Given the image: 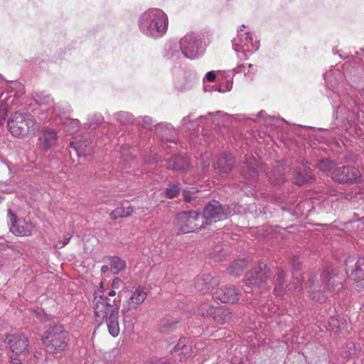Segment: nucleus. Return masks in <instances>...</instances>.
<instances>
[{
  "label": "nucleus",
  "instance_id": "1",
  "mask_svg": "<svg viewBox=\"0 0 364 364\" xmlns=\"http://www.w3.org/2000/svg\"><path fill=\"white\" fill-rule=\"evenodd\" d=\"M137 25L139 30L144 36L157 40L164 37L167 33L168 18L162 9L150 8L139 15Z\"/></svg>",
  "mask_w": 364,
  "mask_h": 364
},
{
  "label": "nucleus",
  "instance_id": "2",
  "mask_svg": "<svg viewBox=\"0 0 364 364\" xmlns=\"http://www.w3.org/2000/svg\"><path fill=\"white\" fill-rule=\"evenodd\" d=\"M95 315L98 320L106 321L108 331L113 337H117L120 331L119 325V306L115 304V299L112 304L107 301V297L100 296L95 299Z\"/></svg>",
  "mask_w": 364,
  "mask_h": 364
},
{
  "label": "nucleus",
  "instance_id": "3",
  "mask_svg": "<svg viewBox=\"0 0 364 364\" xmlns=\"http://www.w3.org/2000/svg\"><path fill=\"white\" fill-rule=\"evenodd\" d=\"M41 340L48 353H58L63 351L67 346L68 333L62 325H55L49 327L44 332Z\"/></svg>",
  "mask_w": 364,
  "mask_h": 364
},
{
  "label": "nucleus",
  "instance_id": "4",
  "mask_svg": "<svg viewBox=\"0 0 364 364\" xmlns=\"http://www.w3.org/2000/svg\"><path fill=\"white\" fill-rule=\"evenodd\" d=\"M7 124L10 132L16 137L34 134L39 127L38 124L32 116L18 112L11 114Z\"/></svg>",
  "mask_w": 364,
  "mask_h": 364
},
{
  "label": "nucleus",
  "instance_id": "5",
  "mask_svg": "<svg viewBox=\"0 0 364 364\" xmlns=\"http://www.w3.org/2000/svg\"><path fill=\"white\" fill-rule=\"evenodd\" d=\"M232 48L241 60L247 59L248 55L257 51L259 48V42L254 40L251 33L243 32L241 28L237 36L232 41Z\"/></svg>",
  "mask_w": 364,
  "mask_h": 364
},
{
  "label": "nucleus",
  "instance_id": "6",
  "mask_svg": "<svg viewBox=\"0 0 364 364\" xmlns=\"http://www.w3.org/2000/svg\"><path fill=\"white\" fill-rule=\"evenodd\" d=\"M269 271L267 270L266 264L259 263L257 267H255L249 273L246 279V292H252L257 294L265 289L266 281L269 277Z\"/></svg>",
  "mask_w": 364,
  "mask_h": 364
},
{
  "label": "nucleus",
  "instance_id": "7",
  "mask_svg": "<svg viewBox=\"0 0 364 364\" xmlns=\"http://www.w3.org/2000/svg\"><path fill=\"white\" fill-rule=\"evenodd\" d=\"M176 223L183 233L198 231L205 227L202 215L196 211L178 213L176 218Z\"/></svg>",
  "mask_w": 364,
  "mask_h": 364
},
{
  "label": "nucleus",
  "instance_id": "8",
  "mask_svg": "<svg viewBox=\"0 0 364 364\" xmlns=\"http://www.w3.org/2000/svg\"><path fill=\"white\" fill-rule=\"evenodd\" d=\"M230 214L231 211L228 205H223L218 200H212L205 206L202 217L206 226L212 223L225 220Z\"/></svg>",
  "mask_w": 364,
  "mask_h": 364
},
{
  "label": "nucleus",
  "instance_id": "9",
  "mask_svg": "<svg viewBox=\"0 0 364 364\" xmlns=\"http://www.w3.org/2000/svg\"><path fill=\"white\" fill-rule=\"evenodd\" d=\"M181 44L185 58L195 59L203 53L202 40L196 33H187L181 39Z\"/></svg>",
  "mask_w": 364,
  "mask_h": 364
},
{
  "label": "nucleus",
  "instance_id": "10",
  "mask_svg": "<svg viewBox=\"0 0 364 364\" xmlns=\"http://www.w3.org/2000/svg\"><path fill=\"white\" fill-rule=\"evenodd\" d=\"M8 218L10 231L17 236H29L36 230V225L32 222L26 220H17L11 209L8 210Z\"/></svg>",
  "mask_w": 364,
  "mask_h": 364
},
{
  "label": "nucleus",
  "instance_id": "11",
  "mask_svg": "<svg viewBox=\"0 0 364 364\" xmlns=\"http://www.w3.org/2000/svg\"><path fill=\"white\" fill-rule=\"evenodd\" d=\"M360 176V171L350 166L336 168L332 173V178L340 183H358Z\"/></svg>",
  "mask_w": 364,
  "mask_h": 364
},
{
  "label": "nucleus",
  "instance_id": "12",
  "mask_svg": "<svg viewBox=\"0 0 364 364\" xmlns=\"http://www.w3.org/2000/svg\"><path fill=\"white\" fill-rule=\"evenodd\" d=\"M5 342L11 350L18 355L25 354L28 350V339L21 333L7 335Z\"/></svg>",
  "mask_w": 364,
  "mask_h": 364
},
{
  "label": "nucleus",
  "instance_id": "13",
  "mask_svg": "<svg viewBox=\"0 0 364 364\" xmlns=\"http://www.w3.org/2000/svg\"><path fill=\"white\" fill-rule=\"evenodd\" d=\"M226 116L227 114L222 113L220 111L215 112V114L209 113L208 116L200 117L196 120H192L191 119V116H187L183 117V119L181 120V126L183 127H187L190 129L193 128L195 125H198L199 123H203V121H206L208 123L216 124L217 125H219L220 124V117Z\"/></svg>",
  "mask_w": 364,
  "mask_h": 364
},
{
  "label": "nucleus",
  "instance_id": "14",
  "mask_svg": "<svg viewBox=\"0 0 364 364\" xmlns=\"http://www.w3.org/2000/svg\"><path fill=\"white\" fill-rule=\"evenodd\" d=\"M213 297L223 303L234 304L238 301L240 292L234 287H224L218 289Z\"/></svg>",
  "mask_w": 364,
  "mask_h": 364
},
{
  "label": "nucleus",
  "instance_id": "15",
  "mask_svg": "<svg viewBox=\"0 0 364 364\" xmlns=\"http://www.w3.org/2000/svg\"><path fill=\"white\" fill-rule=\"evenodd\" d=\"M198 314L203 316H213V314L222 313L225 317L223 319H218L220 322H226L230 318V312L228 309L215 308L208 303H203L198 309Z\"/></svg>",
  "mask_w": 364,
  "mask_h": 364
},
{
  "label": "nucleus",
  "instance_id": "16",
  "mask_svg": "<svg viewBox=\"0 0 364 364\" xmlns=\"http://www.w3.org/2000/svg\"><path fill=\"white\" fill-rule=\"evenodd\" d=\"M57 141L56 132L50 128H43L38 137L40 147L45 150L50 149Z\"/></svg>",
  "mask_w": 364,
  "mask_h": 364
},
{
  "label": "nucleus",
  "instance_id": "17",
  "mask_svg": "<svg viewBox=\"0 0 364 364\" xmlns=\"http://www.w3.org/2000/svg\"><path fill=\"white\" fill-rule=\"evenodd\" d=\"M258 168L259 161L256 158H247L241 171L243 178L247 180L255 181L258 176Z\"/></svg>",
  "mask_w": 364,
  "mask_h": 364
},
{
  "label": "nucleus",
  "instance_id": "18",
  "mask_svg": "<svg viewBox=\"0 0 364 364\" xmlns=\"http://www.w3.org/2000/svg\"><path fill=\"white\" fill-rule=\"evenodd\" d=\"M321 277L324 279L326 285L333 291H338L343 288L341 281L337 278L336 269L328 267L321 274Z\"/></svg>",
  "mask_w": 364,
  "mask_h": 364
},
{
  "label": "nucleus",
  "instance_id": "19",
  "mask_svg": "<svg viewBox=\"0 0 364 364\" xmlns=\"http://www.w3.org/2000/svg\"><path fill=\"white\" fill-rule=\"evenodd\" d=\"M192 344L189 338H182L173 348V353L179 355V360L186 358L192 354Z\"/></svg>",
  "mask_w": 364,
  "mask_h": 364
},
{
  "label": "nucleus",
  "instance_id": "20",
  "mask_svg": "<svg viewBox=\"0 0 364 364\" xmlns=\"http://www.w3.org/2000/svg\"><path fill=\"white\" fill-rule=\"evenodd\" d=\"M147 291L145 287H136L128 301L130 308L136 309L139 305L145 301Z\"/></svg>",
  "mask_w": 364,
  "mask_h": 364
},
{
  "label": "nucleus",
  "instance_id": "21",
  "mask_svg": "<svg viewBox=\"0 0 364 364\" xmlns=\"http://www.w3.org/2000/svg\"><path fill=\"white\" fill-rule=\"evenodd\" d=\"M213 284H215V281L210 274H203L196 279L195 287L198 291L205 293L210 289Z\"/></svg>",
  "mask_w": 364,
  "mask_h": 364
},
{
  "label": "nucleus",
  "instance_id": "22",
  "mask_svg": "<svg viewBox=\"0 0 364 364\" xmlns=\"http://www.w3.org/2000/svg\"><path fill=\"white\" fill-rule=\"evenodd\" d=\"M214 167L220 173H228L233 167L232 156L228 154H223L220 156L214 164Z\"/></svg>",
  "mask_w": 364,
  "mask_h": 364
},
{
  "label": "nucleus",
  "instance_id": "23",
  "mask_svg": "<svg viewBox=\"0 0 364 364\" xmlns=\"http://www.w3.org/2000/svg\"><path fill=\"white\" fill-rule=\"evenodd\" d=\"M188 160L181 155H176L167 161V168L174 171H186L188 168Z\"/></svg>",
  "mask_w": 364,
  "mask_h": 364
},
{
  "label": "nucleus",
  "instance_id": "24",
  "mask_svg": "<svg viewBox=\"0 0 364 364\" xmlns=\"http://www.w3.org/2000/svg\"><path fill=\"white\" fill-rule=\"evenodd\" d=\"M37 102L39 103L41 110L48 112V117H53L55 108L53 105V99L46 93H41L38 96Z\"/></svg>",
  "mask_w": 364,
  "mask_h": 364
},
{
  "label": "nucleus",
  "instance_id": "25",
  "mask_svg": "<svg viewBox=\"0 0 364 364\" xmlns=\"http://www.w3.org/2000/svg\"><path fill=\"white\" fill-rule=\"evenodd\" d=\"M166 57L172 60H176L184 57L181 41L174 43L171 42L168 45L166 49Z\"/></svg>",
  "mask_w": 364,
  "mask_h": 364
},
{
  "label": "nucleus",
  "instance_id": "26",
  "mask_svg": "<svg viewBox=\"0 0 364 364\" xmlns=\"http://www.w3.org/2000/svg\"><path fill=\"white\" fill-rule=\"evenodd\" d=\"M309 283L310 289L309 296L311 299L320 303L325 302L327 299V296L317 289L318 284H315V280L313 277L309 279Z\"/></svg>",
  "mask_w": 364,
  "mask_h": 364
},
{
  "label": "nucleus",
  "instance_id": "27",
  "mask_svg": "<svg viewBox=\"0 0 364 364\" xmlns=\"http://www.w3.org/2000/svg\"><path fill=\"white\" fill-rule=\"evenodd\" d=\"M350 279L354 282V288L357 291H360L364 288V271L357 267L352 271Z\"/></svg>",
  "mask_w": 364,
  "mask_h": 364
},
{
  "label": "nucleus",
  "instance_id": "28",
  "mask_svg": "<svg viewBox=\"0 0 364 364\" xmlns=\"http://www.w3.org/2000/svg\"><path fill=\"white\" fill-rule=\"evenodd\" d=\"M247 266V261L245 259L235 261L228 269V273L234 277H238Z\"/></svg>",
  "mask_w": 364,
  "mask_h": 364
},
{
  "label": "nucleus",
  "instance_id": "29",
  "mask_svg": "<svg viewBox=\"0 0 364 364\" xmlns=\"http://www.w3.org/2000/svg\"><path fill=\"white\" fill-rule=\"evenodd\" d=\"M110 270L114 274L119 273L124 270L126 264L125 262L120 259L119 257H111L109 258Z\"/></svg>",
  "mask_w": 364,
  "mask_h": 364
},
{
  "label": "nucleus",
  "instance_id": "30",
  "mask_svg": "<svg viewBox=\"0 0 364 364\" xmlns=\"http://www.w3.org/2000/svg\"><path fill=\"white\" fill-rule=\"evenodd\" d=\"M133 212L134 209L132 206L119 207L112 211L109 215L112 220H117L119 218L129 217L133 213Z\"/></svg>",
  "mask_w": 364,
  "mask_h": 364
},
{
  "label": "nucleus",
  "instance_id": "31",
  "mask_svg": "<svg viewBox=\"0 0 364 364\" xmlns=\"http://www.w3.org/2000/svg\"><path fill=\"white\" fill-rule=\"evenodd\" d=\"M285 277H286V274L284 271H281L277 274V279L275 281V287H274V294L277 296H282L284 294V291H285V288H284Z\"/></svg>",
  "mask_w": 364,
  "mask_h": 364
},
{
  "label": "nucleus",
  "instance_id": "32",
  "mask_svg": "<svg viewBox=\"0 0 364 364\" xmlns=\"http://www.w3.org/2000/svg\"><path fill=\"white\" fill-rule=\"evenodd\" d=\"M312 178L311 170L308 168L304 173L300 171H296L294 176V183L299 186H302L309 182Z\"/></svg>",
  "mask_w": 364,
  "mask_h": 364
},
{
  "label": "nucleus",
  "instance_id": "33",
  "mask_svg": "<svg viewBox=\"0 0 364 364\" xmlns=\"http://www.w3.org/2000/svg\"><path fill=\"white\" fill-rule=\"evenodd\" d=\"M87 141L85 142H71L70 146L75 149V151L77 152V154L79 156H86L90 154L91 151L89 148H87Z\"/></svg>",
  "mask_w": 364,
  "mask_h": 364
},
{
  "label": "nucleus",
  "instance_id": "34",
  "mask_svg": "<svg viewBox=\"0 0 364 364\" xmlns=\"http://www.w3.org/2000/svg\"><path fill=\"white\" fill-rule=\"evenodd\" d=\"M8 90L9 92L14 93L16 98L21 97L25 93L24 86L17 81L11 82Z\"/></svg>",
  "mask_w": 364,
  "mask_h": 364
},
{
  "label": "nucleus",
  "instance_id": "35",
  "mask_svg": "<svg viewBox=\"0 0 364 364\" xmlns=\"http://www.w3.org/2000/svg\"><path fill=\"white\" fill-rule=\"evenodd\" d=\"M181 190L179 184H169L165 190L164 195L168 198H173L176 197Z\"/></svg>",
  "mask_w": 364,
  "mask_h": 364
},
{
  "label": "nucleus",
  "instance_id": "36",
  "mask_svg": "<svg viewBox=\"0 0 364 364\" xmlns=\"http://www.w3.org/2000/svg\"><path fill=\"white\" fill-rule=\"evenodd\" d=\"M335 166V163L333 161L328 160L327 159L321 160L317 164L318 169L323 172H327L333 170Z\"/></svg>",
  "mask_w": 364,
  "mask_h": 364
},
{
  "label": "nucleus",
  "instance_id": "37",
  "mask_svg": "<svg viewBox=\"0 0 364 364\" xmlns=\"http://www.w3.org/2000/svg\"><path fill=\"white\" fill-rule=\"evenodd\" d=\"M115 119L121 123L126 124L132 121V115L126 112H119L114 114Z\"/></svg>",
  "mask_w": 364,
  "mask_h": 364
},
{
  "label": "nucleus",
  "instance_id": "38",
  "mask_svg": "<svg viewBox=\"0 0 364 364\" xmlns=\"http://www.w3.org/2000/svg\"><path fill=\"white\" fill-rule=\"evenodd\" d=\"M278 310L275 305L267 304L262 306L261 312L267 316H272Z\"/></svg>",
  "mask_w": 364,
  "mask_h": 364
},
{
  "label": "nucleus",
  "instance_id": "39",
  "mask_svg": "<svg viewBox=\"0 0 364 364\" xmlns=\"http://www.w3.org/2000/svg\"><path fill=\"white\" fill-rule=\"evenodd\" d=\"M63 124L71 132H75L80 126V122L76 119H67Z\"/></svg>",
  "mask_w": 364,
  "mask_h": 364
},
{
  "label": "nucleus",
  "instance_id": "40",
  "mask_svg": "<svg viewBox=\"0 0 364 364\" xmlns=\"http://www.w3.org/2000/svg\"><path fill=\"white\" fill-rule=\"evenodd\" d=\"M198 191L196 192L190 191L187 190L183 191V198L186 202L192 203V202L198 198L196 196Z\"/></svg>",
  "mask_w": 364,
  "mask_h": 364
},
{
  "label": "nucleus",
  "instance_id": "41",
  "mask_svg": "<svg viewBox=\"0 0 364 364\" xmlns=\"http://www.w3.org/2000/svg\"><path fill=\"white\" fill-rule=\"evenodd\" d=\"M103 121V117L102 115L100 114H95L90 117L89 119L88 123L89 126L92 127L93 125H97L100 124Z\"/></svg>",
  "mask_w": 364,
  "mask_h": 364
},
{
  "label": "nucleus",
  "instance_id": "42",
  "mask_svg": "<svg viewBox=\"0 0 364 364\" xmlns=\"http://www.w3.org/2000/svg\"><path fill=\"white\" fill-rule=\"evenodd\" d=\"M102 295H104V296H106L107 297V301L109 304H111L110 303V299H108L107 296H115L116 295V291L114 289H112V290L109 291L107 294H105L103 291H102L101 289H99L97 292H95V297L97 296V297L99 298L100 296H102ZM95 299V298H94V300Z\"/></svg>",
  "mask_w": 364,
  "mask_h": 364
},
{
  "label": "nucleus",
  "instance_id": "43",
  "mask_svg": "<svg viewBox=\"0 0 364 364\" xmlns=\"http://www.w3.org/2000/svg\"><path fill=\"white\" fill-rule=\"evenodd\" d=\"M7 113V104L1 103L0 105V124H2L6 117Z\"/></svg>",
  "mask_w": 364,
  "mask_h": 364
},
{
  "label": "nucleus",
  "instance_id": "44",
  "mask_svg": "<svg viewBox=\"0 0 364 364\" xmlns=\"http://www.w3.org/2000/svg\"><path fill=\"white\" fill-rule=\"evenodd\" d=\"M123 282L118 277L114 278L112 282V287L115 289H119L122 287Z\"/></svg>",
  "mask_w": 364,
  "mask_h": 364
},
{
  "label": "nucleus",
  "instance_id": "45",
  "mask_svg": "<svg viewBox=\"0 0 364 364\" xmlns=\"http://www.w3.org/2000/svg\"><path fill=\"white\" fill-rule=\"evenodd\" d=\"M344 108L342 106H339L336 111V118H341L342 121H344L345 119L348 120V116L346 117L344 114H343V110Z\"/></svg>",
  "mask_w": 364,
  "mask_h": 364
},
{
  "label": "nucleus",
  "instance_id": "46",
  "mask_svg": "<svg viewBox=\"0 0 364 364\" xmlns=\"http://www.w3.org/2000/svg\"><path fill=\"white\" fill-rule=\"evenodd\" d=\"M141 123L144 127L149 128L152 124V121L150 117H144L141 118Z\"/></svg>",
  "mask_w": 364,
  "mask_h": 364
},
{
  "label": "nucleus",
  "instance_id": "47",
  "mask_svg": "<svg viewBox=\"0 0 364 364\" xmlns=\"http://www.w3.org/2000/svg\"><path fill=\"white\" fill-rule=\"evenodd\" d=\"M169 321H170V319H168V318L164 321L163 326L164 328H166L165 331H169L172 328L171 324H175L177 323L176 321H172L169 323Z\"/></svg>",
  "mask_w": 364,
  "mask_h": 364
},
{
  "label": "nucleus",
  "instance_id": "48",
  "mask_svg": "<svg viewBox=\"0 0 364 364\" xmlns=\"http://www.w3.org/2000/svg\"><path fill=\"white\" fill-rule=\"evenodd\" d=\"M205 79L209 82H213L215 79V74L214 71H209L205 74Z\"/></svg>",
  "mask_w": 364,
  "mask_h": 364
},
{
  "label": "nucleus",
  "instance_id": "49",
  "mask_svg": "<svg viewBox=\"0 0 364 364\" xmlns=\"http://www.w3.org/2000/svg\"><path fill=\"white\" fill-rule=\"evenodd\" d=\"M300 261L299 259H296L295 257L292 258L291 260V266L295 270H299L300 269Z\"/></svg>",
  "mask_w": 364,
  "mask_h": 364
},
{
  "label": "nucleus",
  "instance_id": "50",
  "mask_svg": "<svg viewBox=\"0 0 364 364\" xmlns=\"http://www.w3.org/2000/svg\"><path fill=\"white\" fill-rule=\"evenodd\" d=\"M146 364H169L164 361H163L161 359L158 358H153L151 360H148Z\"/></svg>",
  "mask_w": 364,
  "mask_h": 364
},
{
  "label": "nucleus",
  "instance_id": "51",
  "mask_svg": "<svg viewBox=\"0 0 364 364\" xmlns=\"http://www.w3.org/2000/svg\"><path fill=\"white\" fill-rule=\"evenodd\" d=\"M213 317L215 321H217L218 323H224L225 322H220L218 321V319H223L224 318L225 316L222 313L213 314Z\"/></svg>",
  "mask_w": 364,
  "mask_h": 364
},
{
  "label": "nucleus",
  "instance_id": "52",
  "mask_svg": "<svg viewBox=\"0 0 364 364\" xmlns=\"http://www.w3.org/2000/svg\"><path fill=\"white\" fill-rule=\"evenodd\" d=\"M244 68L243 65H240L232 70V75L234 76L236 73L241 72V69Z\"/></svg>",
  "mask_w": 364,
  "mask_h": 364
},
{
  "label": "nucleus",
  "instance_id": "53",
  "mask_svg": "<svg viewBox=\"0 0 364 364\" xmlns=\"http://www.w3.org/2000/svg\"><path fill=\"white\" fill-rule=\"evenodd\" d=\"M349 133L353 136L359 135L358 131L355 129V127H352V126H350V127L349 128Z\"/></svg>",
  "mask_w": 364,
  "mask_h": 364
},
{
  "label": "nucleus",
  "instance_id": "54",
  "mask_svg": "<svg viewBox=\"0 0 364 364\" xmlns=\"http://www.w3.org/2000/svg\"><path fill=\"white\" fill-rule=\"evenodd\" d=\"M232 87V80H228L226 82V85H225V91L228 92V91H230Z\"/></svg>",
  "mask_w": 364,
  "mask_h": 364
},
{
  "label": "nucleus",
  "instance_id": "55",
  "mask_svg": "<svg viewBox=\"0 0 364 364\" xmlns=\"http://www.w3.org/2000/svg\"><path fill=\"white\" fill-rule=\"evenodd\" d=\"M269 181L271 183H275V184H280V183H283V181H284L283 178H281L279 180H274L271 176H269Z\"/></svg>",
  "mask_w": 364,
  "mask_h": 364
},
{
  "label": "nucleus",
  "instance_id": "56",
  "mask_svg": "<svg viewBox=\"0 0 364 364\" xmlns=\"http://www.w3.org/2000/svg\"><path fill=\"white\" fill-rule=\"evenodd\" d=\"M10 364H23V363L16 358H11Z\"/></svg>",
  "mask_w": 364,
  "mask_h": 364
},
{
  "label": "nucleus",
  "instance_id": "57",
  "mask_svg": "<svg viewBox=\"0 0 364 364\" xmlns=\"http://www.w3.org/2000/svg\"><path fill=\"white\" fill-rule=\"evenodd\" d=\"M70 237H67L65 238L63 242H62V244L59 246V248H61L63 247H64L65 245H66L67 244H68L70 240Z\"/></svg>",
  "mask_w": 364,
  "mask_h": 364
},
{
  "label": "nucleus",
  "instance_id": "58",
  "mask_svg": "<svg viewBox=\"0 0 364 364\" xmlns=\"http://www.w3.org/2000/svg\"><path fill=\"white\" fill-rule=\"evenodd\" d=\"M109 269H110V267L108 265H103L101 267V272L102 273H106V272H107L109 271Z\"/></svg>",
  "mask_w": 364,
  "mask_h": 364
},
{
  "label": "nucleus",
  "instance_id": "59",
  "mask_svg": "<svg viewBox=\"0 0 364 364\" xmlns=\"http://www.w3.org/2000/svg\"><path fill=\"white\" fill-rule=\"evenodd\" d=\"M300 286H301V281L297 279V281H296V286L294 287L295 289L299 290Z\"/></svg>",
  "mask_w": 364,
  "mask_h": 364
},
{
  "label": "nucleus",
  "instance_id": "60",
  "mask_svg": "<svg viewBox=\"0 0 364 364\" xmlns=\"http://www.w3.org/2000/svg\"><path fill=\"white\" fill-rule=\"evenodd\" d=\"M360 223V220H354V221H349L348 223H347L346 224H349V225H351V224H359Z\"/></svg>",
  "mask_w": 364,
  "mask_h": 364
},
{
  "label": "nucleus",
  "instance_id": "61",
  "mask_svg": "<svg viewBox=\"0 0 364 364\" xmlns=\"http://www.w3.org/2000/svg\"><path fill=\"white\" fill-rule=\"evenodd\" d=\"M264 112L263 111H261L258 113L259 117H264Z\"/></svg>",
  "mask_w": 364,
  "mask_h": 364
},
{
  "label": "nucleus",
  "instance_id": "62",
  "mask_svg": "<svg viewBox=\"0 0 364 364\" xmlns=\"http://www.w3.org/2000/svg\"><path fill=\"white\" fill-rule=\"evenodd\" d=\"M218 92H226V91H225V88H222V87H219V88L218 89Z\"/></svg>",
  "mask_w": 364,
  "mask_h": 364
},
{
  "label": "nucleus",
  "instance_id": "63",
  "mask_svg": "<svg viewBox=\"0 0 364 364\" xmlns=\"http://www.w3.org/2000/svg\"><path fill=\"white\" fill-rule=\"evenodd\" d=\"M4 82V77L0 75V85Z\"/></svg>",
  "mask_w": 364,
  "mask_h": 364
},
{
  "label": "nucleus",
  "instance_id": "64",
  "mask_svg": "<svg viewBox=\"0 0 364 364\" xmlns=\"http://www.w3.org/2000/svg\"><path fill=\"white\" fill-rule=\"evenodd\" d=\"M5 242V240L3 237H0V245L4 244Z\"/></svg>",
  "mask_w": 364,
  "mask_h": 364
}]
</instances>
